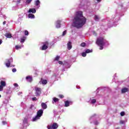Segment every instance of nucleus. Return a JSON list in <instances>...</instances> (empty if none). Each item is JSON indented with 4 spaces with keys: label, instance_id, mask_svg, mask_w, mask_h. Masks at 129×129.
Masks as SVG:
<instances>
[{
    "label": "nucleus",
    "instance_id": "nucleus-29",
    "mask_svg": "<svg viewBox=\"0 0 129 129\" xmlns=\"http://www.w3.org/2000/svg\"><path fill=\"white\" fill-rule=\"evenodd\" d=\"M5 37H7V38H12V34L11 33H6L5 35Z\"/></svg>",
    "mask_w": 129,
    "mask_h": 129
},
{
    "label": "nucleus",
    "instance_id": "nucleus-2",
    "mask_svg": "<svg viewBox=\"0 0 129 129\" xmlns=\"http://www.w3.org/2000/svg\"><path fill=\"white\" fill-rule=\"evenodd\" d=\"M120 16L119 13H116L114 15H113L112 18L107 22L108 28H112V27H116L118 23L117 22L119 21Z\"/></svg>",
    "mask_w": 129,
    "mask_h": 129
},
{
    "label": "nucleus",
    "instance_id": "nucleus-33",
    "mask_svg": "<svg viewBox=\"0 0 129 129\" xmlns=\"http://www.w3.org/2000/svg\"><path fill=\"white\" fill-rule=\"evenodd\" d=\"M24 35L25 36H29V31H25L24 32Z\"/></svg>",
    "mask_w": 129,
    "mask_h": 129
},
{
    "label": "nucleus",
    "instance_id": "nucleus-44",
    "mask_svg": "<svg viewBox=\"0 0 129 129\" xmlns=\"http://www.w3.org/2000/svg\"><path fill=\"white\" fill-rule=\"evenodd\" d=\"M33 101H35V100H37V98L36 97H33L32 98Z\"/></svg>",
    "mask_w": 129,
    "mask_h": 129
},
{
    "label": "nucleus",
    "instance_id": "nucleus-5",
    "mask_svg": "<svg viewBox=\"0 0 129 129\" xmlns=\"http://www.w3.org/2000/svg\"><path fill=\"white\" fill-rule=\"evenodd\" d=\"M97 97H98V95H96L95 97H91L89 99H87L86 101L91 104H94L96 102Z\"/></svg>",
    "mask_w": 129,
    "mask_h": 129
},
{
    "label": "nucleus",
    "instance_id": "nucleus-31",
    "mask_svg": "<svg viewBox=\"0 0 129 129\" xmlns=\"http://www.w3.org/2000/svg\"><path fill=\"white\" fill-rule=\"evenodd\" d=\"M33 0H26V5H29L31 4V2H32Z\"/></svg>",
    "mask_w": 129,
    "mask_h": 129
},
{
    "label": "nucleus",
    "instance_id": "nucleus-35",
    "mask_svg": "<svg viewBox=\"0 0 129 129\" xmlns=\"http://www.w3.org/2000/svg\"><path fill=\"white\" fill-rule=\"evenodd\" d=\"M82 56L83 57H86V51L85 52H83L82 53Z\"/></svg>",
    "mask_w": 129,
    "mask_h": 129
},
{
    "label": "nucleus",
    "instance_id": "nucleus-1",
    "mask_svg": "<svg viewBox=\"0 0 129 129\" xmlns=\"http://www.w3.org/2000/svg\"><path fill=\"white\" fill-rule=\"evenodd\" d=\"M86 24V18L83 16L82 11H78L73 19L72 27L77 29H81Z\"/></svg>",
    "mask_w": 129,
    "mask_h": 129
},
{
    "label": "nucleus",
    "instance_id": "nucleus-23",
    "mask_svg": "<svg viewBox=\"0 0 129 129\" xmlns=\"http://www.w3.org/2000/svg\"><path fill=\"white\" fill-rule=\"evenodd\" d=\"M23 47H24L23 45H17L15 46V49L16 50H20V49H22V48H23Z\"/></svg>",
    "mask_w": 129,
    "mask_h": 129
},
{
    "label": "nucleus",
    "instance_id": "nucleus-9",
    "mask_svg": "<svg viewBox=\"0 0 129 129\" xmlns=\"http://www.w3.org/2000/svg\"><path fill=\"white\" fill-rule=\"evenodd\" d=\"M13 63V57H11L9 59H7L5 61V65L6 67H11V63Z\"/></svg>",
    "mask_w": 129,
    "mask_h": 129
},
{
    "label": "nucleus",
    "instance_id": "nucleus-47",
    "mask_svg": "<svg viewBox=\"0 0 129 129\" xmlns=\"http://www.w3.org/2000/svg\"><path fill=\"white\" fill-rule=\"evenodd\" d=\"M99 123V122L98 121H96L94 122V124H98Z\"/></svg>",
    "mask_w": 129,
    "mask_h": 129
},
{
    "label": "nucleus",
    "instance_id": "nucleus-40",
    "mask_svg": "<svg viewBox=\"0 0 129 129\" xmlns=\"http://www.w3.org/2000/svg\"><path fill=\"white\" fill-rule=\"evenodd\" d=\"M125 114V113L123 111L120 112L121 116H123V115H124Z\"/></svg>",
    "mask_w": 129,
    "mask_h": 129
},
{
    "label": "nucleus",
    "instance_id": "nucleus-51",
    "mask_svg": "<svg viewBox=\"0 0 129 129\" xmlns=\"http://www.w3.org/2000/svg\"><path fill=\"white\" fill-rule=\"evenodd\" d=\"M33 107H34V105H31L30 108L32 109V108H33Z\"/></svg>",
    "mask_w": 129,
    "mask_h": 129
},
{
    "label": "nucleus",
    "instance_id": "nucleus-42",
    "mask_svg": "<svg viewBox=\"0 0 129 129\" xmlns=\"http://www.w3.org/2000/svg\"><path fill=\"white\" fill-rule=\"evenodd\" d=\"M12 72H13V73H15V72H17V69H16L15 68L13 69Z\"/></svg>",
    "mask_w": 129,
    "mask_h": 129
},
{
    "label": "nucleus",
    "instance_id": "nucleus-49",
    "mask_svg": "<svg viewBox=\"0 0 129 129\" xmlns=\"http://www.w3.org/2000/svg\"><path fill=\"white\" fill-rule=\"evenodd\" d=\"M1 44H3V40L0 39V45H1Z\"/></svg>",
    "mask_w": 129,
    "mask_h": 129
},
{
    "label": "nucleus",
    "instance_id": "nucleus-57",
    "mask_svg": "<svg viewBox=\"0 0 129 129\" xmlns=\"http://www.w3.org/2000/svg\"><path fill=\"white\" fill-rule=\"evenodd\" d=\"M77 88H78V89H79V87H77Z\"/></svg>",
    "mask_w": 129,
    "mask_h": 129
},
{
    "label": "nucleus",
    "instance_id": "nucleus-6",
    "mask_svg": "<svg viewBox=\"0 0 129 129\" xmlns=\"http://www.w3.org/2000/svg\"><path fill=\"white\" fill-rule=\"evenodd\" d=\"M58 124L56 122H53L52 123L49 124L47 126V128L48 129H57L58 128Z\"/></svg>",
    "mask_w": 129,
    "mask_h": 129
},
{
    "label": "nucleus",
    "instance_id": "nucleus-18",
    "mask_svg": "<svg viewBox=\"0 0 129 129\" xmlns=\"http://www.w3.org/2000/svg\"><path fill=\"white\" fill-rule=\"evenodd\" d=\"M36 12H37V11L36 10V9L33 8V9H29L28 13H29L30 14H31V13L32 14H36Z\"/></svg>",
    "mask_w": 129,
    "mask_h": 129
},
{
    "label": "nucleus",
    "instance_id": "nucleus-54",
    "mask_svg": "<svg viewBox=\"0 0 129 129\" xmlns=\"http://www.w3.org/2000/svg\"><path fill=\"white\" fill-rule=\"evenodd\" d=\"M127 81H129V77H128L126 79Z\"/></svg>",
    "mask_w": 129,
    "mask_h": 129
},
{
    "label": "nucleus",
    "instance_id": "nucleus-41",
    "mask_svg": "<svg viewBox=\"0 0 129 129\" xmlns=\"http://www.w3.org/2000/svg\"><path fill=\"white\" fill-rule=\"evenodd\" d=\"M4 90V87L0 85V91H3Z\"/></svg>",
    "mask_w": 129,
    "mask_h": 129
},
{
    "label": "nucleus",
    "instance_id": "nucleus-59",
    "mask_svg": "<svg viewBox=\"0 0 129 129\" xmlns=\"http://www.w3.org/2000/svg\"><path fill=\"white\" fill-rule=\"evenodd\" d=\"M21 103H22V104H23V103H23V102H22Z\"/></svg>",
    "mask_w": 129,
    "mask_h": 129
},
{
    "label": "nucleus",
    "instance_id": "nucleus-60",
    "mask_svg": "<svg viewBox=\"0 0 129 129\" xmlns=\"http://www.w3.org/2000/svg\"><path fill=\"white\" fill-rule=\"evenodd\" d=\"M113 81H114V79H113Z\"/></svg>",
    "mask_w": 129,
    "mask_h": 129
},
{
    "label": "nucleus",
    "instance_id": "nucleus-4",
    "mask_svg": "<svg viewBox=\"0 0 129 129\" xmlns=\"http://www.w3.org/2000/svg\"><path fill=\"white\" fill-rule=\"evenodd\" d=\"M43 112H44L43 109L39 110L37 112L36 115L32 118L31 121L34 122L39 120L41 118V116L43 115Z\"/></svg>",
    "mask_w": 129,
    "mask_h": 129
},
{
    "label": "nucleus",
    "instance_id": "nucleus-25",
    "mask_svg": "<svg viewBox=\"0 0 129 129\" xmlns=\"http://www.w3.org/2000/svg\"><path fill=\"white\" fill-rule=\"evenodd\" d=\"M94 19L95 21H96V22H98V21H99V20H100V17H99V16L95 15Z\"/></svg>",
    "mask_w": 129,
    "mask_h": 129
},
{
    "label": "nucleus",
    "instance_id": "nucleus-61",
    "mask_svg": "<svg viewBox=\"0 0 129 129\" xmlns=\"http://www.w3.org/2000/svg\"><path fill=\"white\" fill-rule=\"evenodd\" d=\"M116 129H118L117 128Z\"/></svg>",
    "mask_w": 129,
    "mask_h": 129
},
{
    "label": "nucleus",
    "instance_id": "nucleus-28",
    "mask_svg": "<svg viewBox=\"0 0 129 129\" xmlns=\"http://www.w3.org/2000/svg\"><path fill=\"white\" fill-rule=\"evenodd\" d=\"M53 100L52 101V103H54V102H58L59 101V99L56 98H53Z\"/></svg>",
    "mask_w": 129,
    "mask_h": 129
},
{
    "label": "nucleus",
    "instance_id": "nucleus-58",
    "mask_svg": "<svg viewBox=\"0 0 129 129\" xmlns=\"http://www.w3.org/2000/svg\"><path fill=\"white\" fill-rule=\"evenodd\" d=\"M2 97V95H0V98Z\"/></svg>",
    "mask_w": 129,
    "mask_h": 129
},
{
    "label": "nucleus",
    "instance_id": "nucleus-19",
    "mask_svg": "<svg viewBox=\"0 0 129 129\" xmlns=\"http://www.w3.org/2000/svg\"><path fill=\"white\" fill-rule=\"evenodd\" d=\"M67 48L69 50H71L72 49V42L69 41L67 44Z\"/></svg>",
    "mask_w": 129,
    "mask_h": 129
},
{
    "label": "nucleus",
    "instance_id": "nucleus-36",
    "mask_svg": "<svg viewBox=\"0 0 129 129\" xmlns=\"http://www.w3.org/2000/svg\"><path fill=\"white\" fill-rule=\"evenodd\" d=\"M66 34H67V31L65 30L63 32L62 36H64L65 35H66Z\"/></svg>",
    "mask_w": 129,
    "mask_h": 129
},
{
    "label": "nucleus",
    "instance_id": "nucleus-43",
    "mask_svg": "<svg viewBox=\"0 0 129 129\" xmlns=\"http://www.w3.org/2000/svg\"><path fill=\"white\" fill-rule=\"evenodd\" d=\"M59 98H64V96H63V95H59Z\"/></svg>",
    "mask_w": 129,
    "mask_h": 129
},
{
    "label": "nucleus",
    "instance_id": "nucleus-56",
    "mask_svg": "<svg viewBox=\"0 0 129 129\" xmlns=\"http://www.w3.org/2000/svg\"><path fill=\"white\" fill-rule=\"evenodd\" d=\"M99 97H102V95H99Z\"/></svg>",
    "mask_w": 129,
    "mask_h": 129
},
{
    "label": "nucleus",
    "instance_id": "nucleus-13",
    "mask_svg": "<svg viewBox=\"0 0 129 129\" xmlns=\"http://www.w3.org/2000/svg\"><path fill=\"white\" fill-rule=\"evenodd\" d=\"M36 91V96H39L40 94H41V92L42 91V89L39 88H35Z\"/></svg>",
    "mask_w": 129,
    "mask_h": 129
},
{
    "label": "nucleus",
    "instance_id": "nucleus-15",
    "mask_svg": "<svg viewBox=\"0 0 129 129\" xmlns=\"http://www.w3.org/2000/svg\"><path fill=\"white\" fill-rule=\"evenodd\" d=\"M55 27L57 28V29L61 28V21L57 20L55 22Z\"/></svg>",
    "mask_w": 129,
    "mask_h": 129
},
{
    "label": "nucleus",
    "instance_id": "nucleus-38",
    "mask_svg": "<svg viewBox=\"0 0 129 129\" xmlns=\"http://www.w3.org/2000/svg\"><path fill=\"white\" fill-rule=\"evenodd\" d=\"M86 43H85V42H83L81 44V47H84L85 46H86Z\"/></svg>",
    "mask_w": 129,
    "mask_h": 129
},
{
    "label": "nucleus",
    "instance_id": "nucleus-46",
    "mask_svg": "<svg viewBox=\"0 0 129 129\" xmlns=\"http://www.w3.org/2000/svg\"><path fill=\"white\" fill-rule=\"evenodd\" d=\"M120 123H121V124H123V123H124V121L121 120L120 121Z\"/></svg>",
    "mask_w": 129,
    "mask_h": 129
},
{
    "label": "nucleus",
    "instance_id": "nucleus-48",
    "mask_svg": "<svg viewBox=\"0 0 129 129\" xmlns=\"http://www.w3.org/2000/svg\"><path fill=\"white\" fill-rule=\"evenodd\" d=\"M23 94V93L22 92H19L18 93V95H21V94Z\"/></svg>",
    "mask_w": 129,
    "mask_h": 129
},
{
    "label": "nucleus",
    "instance_id": "nucleus-27",
    "mask_svg": "<svg viewBox=\"0 0 129 129\" xmlns=\"http://www.w3.org/2000/svg\"><path fill=\"white\" fill-rule=\"evenodd\" d=\"M41 107L43 108V109H46L47 108V104H46L45 103H42Z\"/></svg>",
    "mask_w": 129,
    "mask_h": 129
},
{
    "label": "nucleus",
    "instance_id": "nucleus-8",
    "mask_svg": "<svg viewBox=\"0 0 129 129\" xmlns=\"http://www.w3.org/2000/svg\"><path fill=\"white\" fill-rule=\"evenodd\" d=\"M27 126H29V124H28V118H25L23 121V125L20 129H27Z\"/></svg>",
    "mask_w": 129,
    "mask_h": 129
},
{
    "label": "nucleus",
    "instance_id": "nucleus-11",
    "mask_svg": "<svg viewBox=\"0 0 129 129\" xmlns=\"http://www.w3.org/2000/svg\"><path fill=\"white\" fill-rule=\"evenodd\" d=\"M48 46H49V43H48V42H45L41 47V50H47V49H48Z\"/></svg>",
    "mask_w": 129,
    "mask_h": 129
},
{
    "label": "nucleus",
    "instance_id": "nucleus-10",
    "mask_svg": "<svg viewBox=\"0 0 129 129\" xmlns=\"http://www.w3.org/2000/svg\"><path fill=\"white\" fill-rule=\"evenodd\" d=\"M15 2L17 5L12 7L13 11H16V10H18V9H19L18 8V5H19V4L21 3V0H15Z\"/></svg>",
    "mask_w": 129,
    "mask_h": 129
},
{
    "label": "nucleus",
    "instance_id": "nucleus-53",
    "mask_svg": "<svg viewBox=\"0 0 129 129\" xmlns=\"http://www.w3.org/2000/svg\"><path fill=\"white\" fill-rule=\"evenodd\" d=\"M119 7H120L121 8H122V7H123V6H122V5H119Z\"/></svg>",
    "mask_w": 129,
    "mask_h": 129
},
{
    "label": "nucleus",
    "instance_id": "nucleus-52",
    "mask_svg": "<svg viewBox=\"0 0 129 129\" xmlns=\"http://www.w3.org/2000/svg\"><path fill=\"white\" fill-rule=\"evenodd\" d=\"M116 74H115L114 75L113 77V78H114L115 77H116Z\"/></svg>",
    "mask_w": 129,
    "mask_h": 129
},
{
    "label": "nucleus",
    "instance_id": "nucleus-12",
    "mask_svg": "<svg viewBox=\"0 0 129 129\" xmlns=\"http://www.w3.org/2000/svg\"><path fill=\"white\" fill-rule=\"evenodd\" d=\"M34 5L36 7V10H38L40 8V7H41L40 6V5H41V2H40L39 0H36L34 2Z\"/></svg>",
    "mask_w": 129,
    "mask_h": 129
},
{
    "label": "nucleus",
    "instance_id": "nucleus-32",
    "mask_svg": "<svg viewBox=\"0 0 129 129\" xmlns=\"http://www.w3.org/2000/svg\"><path fill=\"white\" fill-rule=\"evenodd\" d=\"M59 59H60V56H56L54 59V61H58Z\"/></svg>",
    "mask_w": 129,
    "mask_h": 129
},
{
    "label": "nucleus",
    "instance_id": "nucleus-34",
    "mask_svg": "<svg viewBox=\"0 0 129 129\" xmlns=\"http://www.w3.org/2000/svg\"><path fill=\"white\" fill-rule=\"evenodd\" d=\"M51 78L53 79V80H56V74H54Z\"/></svg>",
    "mask_w": 129,
    "mask_h": 129
},
{
    "label": "nucleus",
    "instance_id": "nucleus-39",
    "mask_svg": "<svg viewBox=\"0 0 129 129\" xmlns=\"http://www.w3.org/2000/svg\"><path fill=\"white\" fill-rule=\"evenodd\" d=\"M14 86H15V87H17V89H18L19 88V85L17 83H15L14 84Z\"/></svg>",
    "mask_w": 129,
    "mask_h": 129
},
{
    "label": "nucleus",
    "instance_id": "nucleus-24",
    "mask_svg": "<svg viewBox=\"0 0 129 129\" xmlns=\"http://www.w3.org/2000/svg\"><path fill=\"white\" fill-rule=\"evenodd\" d=\"M127 91H128V88H123L121 89V93H125Z\"/></svg>",
    "mask_w": 129,
    "mask_h": 129
},
{
    "label": "nucleus",
    "instance_id": "nucleus-20",
    "mask_svg": "<svg viewBox=\"0 0 129 129\" xmlns=\"http://www.w3.org/2000/svg\"><path fill=\"white\" fill-rule=\"evenodd\" d=\"M26 40H27V37L23 36L21 37L20 39V43H21V44L25 43V41H26Z\"/></svg>",
    "mask_w": 129,
    "mask_h": 129
},
{
    "label": "nucleus",
    "instance_id": "nucleus-3",
    "mask_svg": "<svg viewBox=\"0 0 129 129\" xmlns=\"http://www.w3.org/2000/svg\"><path fill=\"white\" fill-rule=\"evenodd\" d=\"M96 44H97L98 46H100V50H102L104 46H108V45H109L108 41H107L106 39H104V38L102 37H98L97 39Z\"/></svg>",
    "mask_w": 129,
    "mask_h": 129
},
{
    "label": "nucleus",
    "instance_id": "nucleus-14",
    "mask_svg": "<svg viewBox=\"0 0 129 129\" xmlns=\"http://www.w3.org/2000/svg\"><path fill=\"white\" fill-rule=\"evenodd\" d=\"M73 102L71 101H64V107H68L70 105H71Z\"/></svg>",
    "mask_w": 129,
    "mask_h": 129
},
{
    "label": "nucleus",
    "instance_id": "nucleus-26",
    "mask_svg": "<svg viewBox=\"0 0 129 129\" xmlns=\"http://www.w3.org/2000/svg\"><path fill=\"white\" fill-rule=\"evenodd\" d=\"M29 19H35V15L33 14H28Z\"/></svg>",
    "mask_w": 129,
    "mask_h": 129
},
{
    "label": "nucleus",
    "instance_id": "nucleus-7",
    "mask_svg": "<svg viewBox=\"0 0 129 129\" xmlns=\"http://www.w3.org/2000/svg\"><path fill=\"white\" fill-rule=\"evenodd\" d=\"M58 63L60 64V65H63L66 67V68H70L71 67V64H70V62L67 60L64 61V62H62V61H58Z\"/></svg>",
    "mask_w": 129,
    "mask_h": 129
},
{
    "label": "nucleus",
    "instance_id": "nucleus-21",
    "mask_svg": "<svg viewBox=\"0 0 129 129\" xmlns=\"http://www.w3.org/2000/svg\"><path fill=\"white\" fill-rule=\"evenodd\" d=\"M40 84H42L43 85H46V84H47V80H41L40 82H39Z\"/></svg>",
    "mask_w": 129,
    "mask_h": 129
},
{
    "label": "nucleus",
    "instance_id": "nucleus-45",
    "mask_svg": "<svg viewBox=\"0 0 129 129\" xmlns=\"http://www.w3.org/2000/svg\"><path fill=\"white\" fill-rule=\"evenodd\" d=\"M2 123L3 124L5 125V124H7V122L6 121H2Z\"/></svg>",
    "mask_w": 129,
    "mask_h": 129
},
{
    "label": "nucleus",
    "instance_id": "nucleus-37",
    "mask_svg": "<svg viewBox=\"0 0 129 129\" xmlns=\"http://www.w3.org/2000/svg\"><path fill=\"white\" fill-rule=\"evenodd\" d=\"M0 17H2L3 18H4V19H7V16H6V15L4 14H1L0 15Z\"/></svg>",
    "mask_w": 129,
    "mask_h": 129
},
{
    "label": "nucleus",
    "instance_id": "nucleus-22",
    "mask_svg": "<svg viewBox=\"0 0 129 129\" xmlns=\"http://www.w3.org/2000/svg\"><path fill=\"white\" fill-rule=\"evenodd\" d=\"M0 85L3 87H6L7 86V83L5 81H1L0 82Z\"/></svg>",
    "mask_w": 129,
    "mask_h": 129
},
{
    "label": "nucleus",
    "instance_id": "nucleus-30",
    "mask_svg": "<svg viewBox=\"0 0 129 129\" xmlns=\"http://www.w3.org/2000/svg\"><path fill=\"white\" fill-rule=\"evenodd\" d=\"M92 49H86L85 50V52L86 53V54H88L89 53H92Z\"/></svg>",
    "mask_w": 129,
    "mask_h": 129
},
{
    "label": "nucleus",
    "instance_id": "nucleus-55",
    "mask_svg": "<svg viewBox=\"0 0 129 129\" xmlns=\"http://www.w3.org/2000/svg\"><path fill=\"white\" fill-rule=\"evenodd\" d=\"M6 24V21H4V22H3V25H5Z\"/></svg>",
    "mask_w": 129,
    "mask_h": 129
},
{
    "label": "nucleus",
    "instance_id": "nucleus-50",
    "mask_svg": "<svg viewBox=\"0 0 129 129\" xmlns=\"http://www.w3.org/2000/svg\"><path fill=\"white\" fill-rule=\"evenodd\" d=\"M98 3H100L101 0H96Z\"/></svg>",
    "mask_w": 129,
    "mask_h": 129
},
{
    "label": "nucleus",
    "instance_id": "nucleus-17",
    "mask_svg": "<svg viewBox=\"0 0 129 129\" xmlns=\"http://www.w3.org/2000/svg\"><path fill=\"white\" fill-rule=\"evenodd\" d=\"M26 80L27 82H32V81H33V77L30 76H28L26 77Z\"/></svg>",
    "mask_w": 129,
    "mask_h": 129
},
{
    "label": "nucleus",
    "instance_id": "nucleus-16",
    "mask_svg": "<svg viewBox=\"0 0 129 129\" xmlns=\"http://www.w3.org/2000/svg\"><path fill=\"white\" fill-rule=\"evenodd\" d=\"M95 116H96V114H94L89 118V121L90 123H92L93 122V119H95Z\"/></svg>",
    "mask_w": 129,
    "mask_h": 129
}]
</instances>
